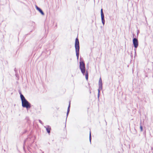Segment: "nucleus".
<instances>
[{"mask_svg":"<svg viewBox=\"0 0 153 153\" xmlns=\"http://www.w3.org/2000/svg\"><path fill=\"white\" fill-rule=\"evenodd\" d=\"M42 42L41 40L39 41L35 44V46L33 48V50L36 51L39 48H41L42 46Z\"/></svg>","mask_w":153,"mask_h":153,"instance_id":"obj_5","label":"nucleus"},{"mask_svg":"<svg viewBox=\"0 0 153 153\" xmlns=\"http://www.w3.org/2000/svg\"><path fill=\"white\" fill-rule=\"evenodd\" d=\"M25 120L27 121V122L28 123H30V122L29 117H26L25 118Z\"/></svg>","mask_w":153,"mask_h":153,"instance_id":"obj_13","label":"nucleus"},{"mask_svg":"<svg viewBox=\"0 0 153 153\" xmlns=\"http://www.w3.org/2000/svg\"><path fill=\"white\" fill-rule=\"evenodd\" d=\"M134 53H135V55H136V51L134 52Z\"/></svg>","mask_w":153,"mask_h":153,"instance_id":"obj_23","label":"nucleus"},{"mask_svg":"<svg viewBox=\"0 0 153 153\" xmlns=\"http://www.w3.org/2000/svg\"><path fill=\"white\" fill-rule=\"evenodd\" d=\"M70 105H71V101H69V105L68 108V109L67 111V112L66 114V122L67 119L68 117V114H69V112H70Z\"/></svg>","mask_w":153,"mask_h":153,"instance_id":"obj_9","label":"nucleus"},{"mask_svg":"<svg viewBox=\"0 0 153 153\" xmlns=\"http://www.w3.org/2000/svg\"><path fill=\"white\" fill-rule=\"evenodd\" d=\"M81 58H80V61L79 62V68L81 70V73L83 75H85V79L87 80H88V74L87 71L85 72V62L84 61H81Z\"/></svg>","mask_w":153,"mask_h":153,"instance_id":"obj_2","label":"nucleus"},{"mask_svg":"<svg viewBox=\"0 0 153 153\" xmlns=\"http://www.w3.org/2000/svg\"><path fill=\"white\" fill-rule=\"evenodd\" d=\"M42 153H44V152H42Z\"/></svg>","mask_w":153,"mask_h":153,"instance_id":"obj_29","label":"nucleus"},{"mask_svg":"<svg viewBox=\"0 0 153 153\" xmlns=\"http://www.w3.org/2000/svg\"><path fill=\"white\" fill-rule=\"evenodd\" d=\"M51 53V51H49V54H50Z\"/></svg>","mask_w":153,"mask_h":153,"instance_id":"obj_27","label":"nucleus"},{"mask_svg":"<svg viewBox=\"0 0 153 153\" xmlns=\"http://www.w3.org/2000/svg\"><path fill=\"white\" fill-rule=\"evenodd\" d=\"M100 13L102 22V24L104 25L105 23V20L104 19V15L103 13V9L102 8L101 10Z\"/></svg>","mask_w":153,"mask_h":153,"instance_id":"obj_6","label":"nucleus"},{"mask_svg":"<svg viewBox=\"0 0 153 153\" xmlns=\"http://www.w3.org/2000/svg\"><path fill=\"white\" fill-rule=\"evenodd\" d=\"M27 132V131L26 130H25L23 132L22 134H25Z\"/></svg>","mask_w":153,"mask_h":153,"instance_id":"obj_16","label":"nucleus"},{"mask_svg":"<svg viewBox=\"0 0 153 153\" xmlns=\"http://www.w3.org/2000/svg\"><path fill=\"white\" fill-rule=\"evenodd\" d=\"M133 43L134 48H137L138 46L139 43L137 39L136 38L135 35L133 34Z\"/></svg>","mask_w":153,"mask_h":153,"instance_id":"obj_4","label":"nucleus"},{"mask_svg":"<svg viewBox=\"0 0 153 153\" xmlns=\"http://www.w3.org/2000/svg\"><path fill=\"white\" fill-rule=\"evenodd\" d=\"M45 128L47 133L49 135H50L51 133V128L50 126L48 125H47L46 126H45Z\"/></svg>","mask_w":153,"mask_h":153,"instance_id":"obj_7","label":"nucleus"},{"mask_svg":"<svg viewBox=\"0 0 153 153\" xmlns=\"http://www.w3.org/2000/svg\"><path fill=\"white\" fill-rule=\"evenodd\" d=\"M19 93L20 94L22 107L26 108L27 110H28L31 107V104L25 99L20 91H19Z\"/></svg>","mask_w":153,"mask_h":153,"instance_id":"obj_1","label":"nucleus"},{"mask_svg":"<svg viewBox=\"0 0 153 153\" xmlns=\"http://www.w3.org/2000/svg\"><path fill=\"white\" fill-rule=\"evenodd\" d=\"M89 138V140H90V143H91V132H90Z\"/></svg>","mask_w":153,"mask_h":153,"instance_id":"obj_15","label":"nucleus"},{"mask_svg":"<svg viewBox=\"0 0 153 153\" xmlns=\"http://www.w3.org/2000/svg\"><path fill=\"white\" fill-rule=\"evenodd\" d=\"M131 57L133 56V54H132V53H131Z\"/></svg>","mask_w":153,"mask_h":153,"instance_id":"obj_22","label":"nucleus"},{"mask_svg":"<svg viewBox=\"0 0 153 153\" xmlns=\"http://www.w3.org/2000/svg\"><path fill=\"white\" fill-rule=\"evenodd\" d=\"M79 57H77V60H78V59H79Z\"/></svg>","mask_w":153,"mask_h":153,"instance_id":"obj_25","label":"nucleus"},{"mask_svg":"<svg viewBox=\"0 0 153 153\" xmlns=\"http://www.w3.org/2000/svg\"><path fill=\"white\" fill-rule=\"evenodd\" d=\"M136 48H134V51L135 52V51H136Z\"/></svg>","mask_w":153,"mask_h":153,"instance_id":"obj_21","label":"nucleus"},{"mask_svg":"<svg viewBox=\"0 0 153 153\" xmlns=\"http://www.w3.org/2000/svg\"><path fill=\"white\" fill-rule=\"evenodd\" d=\"M31 139V138H28V140H27V141H26V142L27 141H28V142H29Z\"/></svg>","mask_w":153,"mask_h":153,"instance_id":"obj_20","label":"nucleus"},{"mask_svg":"<svg viewBox=\"0 0 153 153\" xmlns=\"http://www.w3.org/2000/svg\"><path fill=\"white\" fill-rule=\"evenodd\" d=\"M102 89H100V88H99V89H98V95H97V98L98 99V100H99V97L100 95V90H101Z\"/></svg>","mask_w":153,"mask_h":153,"instance_id":"obj_12","label":"nucleus"},{"mask_svg":"<svg viewBox=\"0 0 153 153\" xmlns=\"http://www.w3.org/2000/svg\"><path fill=\"white\" fill-rule=\"evenodd\" d=\"M140 131H142L143 130V127L141 125V122L140 123Z\"/></svg>","mask_w":153,"mask_h":153,"instance_id":"obj_14","label":"nucleus"},{"mask_svg":"<svg viewBox=\"0 0 153 153\" xmlns=\"http://www.w3.org/2000/svg\"><path fill=\"white\" fill-rule=\"evenodd\" d=\"M75 47L76 57H79V39L77 37L76 38L75 41Z\"/></svg>","mask_w":153,"mask_h":153,"instance_id":"obj_3","label":"nucleus"},{"mask_svg":"<svg viewBox=\"0 0 153 153\" xmlns=\"http://www.w3.org/2000/svg\"><path fill=\"white\" fill-rule=\"evenodd\" d=\"M28 138H26L24 141V143H23V149L25 151V143L27 141V140H28Z\"/></svg>","mask_w":153,"mask_h":153,"instance_id":"obj_11","label":"nucleus"},{"mask_svg":"<svg viewBox=\"0 0 153 153\" xmlns=\"http://www.w3.org/2000/svg\"><path fill=\"white\" fill-rule=\"evenodd\" d=\"M99 87L100 89H102V80L100 77L99 79Z\"/></svg>","mask_w":153,"mask_h":153,"instance_id":"obj_10","label":"nucleus"},{"mask_svg":"<svg viewBox=\"0 0 153 153\" xmlns=\"http://www.w3.org/2000/svg\"><path fill=\"white\" fill-rule=\"evenodd\" d=\"M36 9L38 10L40 13L42 15H44V13L42 10L39 7H38L37 5H36L35 6Z\"/></svg>","mask_w":153,"mask_h":153,"instance_id":"obj_8","label":"nucleus"},{"mask_svg":"<svg viewBox=\"0 0 153 153\" xmlns=\"http://www.w3.org/2000/svg\"><path fill=\"white\" fill-rule=\"evenodd\" d=\"M34 141H33V142H32V143L31 144L30 146H31L32 145V144L34 142Z\"/></svg>","mask_w":153,"mask_h":153,"instance_id":"obj_24","label":"nucleus"},{"mask_svg":"<svg viewBox=\"0 0 153 153\" xmlns=\"http://www.w3.org/2000/svg\"><path fill=\"white\" fill-rule=\"evenodd\" d=\"M39 121L43 125V123L42 122V121L41 120H39Z\"/></svg>","mask_w":153,"mask_h":153,"instance_id":"obj_17","label":"nucleus"},{"mask_svg":"<svg viewBox=\"0 0 153 153\" xmlns=\"http://www.w3.org/2000/svg\"><path fill=\"white\" fill-rule=\"evenodd\" d=\"M27 149L29 151H30V146H28L27 147Z\"/></svg>","mask_w":153,"mask_h":153,"instance_id":"obj_18","label":"nucleus"},{"mask_svg":"<svg viewBox=\"0 0 153 153\" xmlns=\"http://www.w3.org/2000/svg\"><path fill=\"white\" fill-rule=\"evenodd\" d=\"M138 33H137V35H138Z\"/></svg>","mask_w":153,"mask_h":153,"instance_id":"obj_28","label":"nucleus"},{"mask_svg":"<svg viewBox=\"0 0 153 153\" xmlns=\"http://www.w3.org/2000/svg\"><path fill=\"white\" fill-rule=\"evenodd\" d=\"M14 71L15 72H16V68H15V69H14Z\"/></svg>","mask_w":153,"mask_h":153,"instance_id":"obj_26","label":"nucleus"},{"mask_svg":"<svg viewBox=\"0 0 153 153\" xmlns=\"http://www.w3.org/2000/svg\"><path fill=\"white\" fill-rule=\"evenodd\" d=\"M47 52V50H45V51L42 52V54H43L44 53H46Z\"/></svg>","mask_w":153,"mask_h":153,"instance_id":"obj_19","label":"nucleus"}]
</instances>
